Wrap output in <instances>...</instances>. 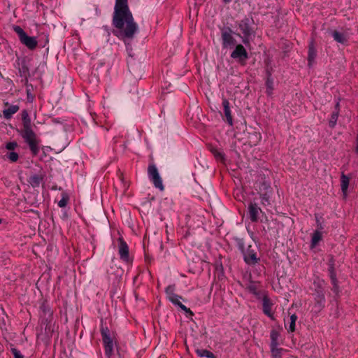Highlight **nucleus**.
I'll return each instance as SVG.
<instances>
[{
    "label": "nucleus",
    "instance_id": "e433bc0d",
    "mask_svg": "<svg viewBox=\"0 0 358 358\" xmlns=\"http://www.w3.org/2000/svg\"><path fill=\"white\" fill-rule=\"evenodd\" d=\"M27 116H28L27 113L26 111H24L22 113V118L24 119V117H25L26 119H28Z\"/></svg>",
    "mask_w": 358,
    "mask_h": 358
},
{
    "label": "nucleus",
    "instance_id": "c85d7f7f",
    "mask_svg": "<svg viewBox=\"0 0 358 358\" xmlns=\"http://www.w3.org/2000/svg\"><path fill=\"white\" fill-rule=\"evenodd\" d=\"M297 320V316L295 314H293L289 317L288 331L291 332H294L295 331V325L296 321Z\"/></svg>",
    "mask_w": 358,
    "mask_h": 358
},
{
    "label": "nucleus",
    "instance_id": "c9c22d12",
    "mask_svg": "<svg viewBox=\"0 0 358 358\" xmlns=\"http://www.w3.org/2000/svg\"><path fill=\"white\" fill-rule=\"evenodd\" d=\"M101 334L102 337H105L106 336H109L110 335V331L108 329V327H101Z\"/></svg>",
    "mask_w": 358,
    "mask_h": 358
},
{
    "label": "nucleus",
    "instance_id": "39448f33",
    "mask_svg": "<svg viewBox=\"0 0 358 358\" xmlns=\"http://www.w3.org/2000/svg\"><path fill=\"white\" fill-rule=\"evenodd\" d=\"M261 203L264 206H268L271 204V198L273 194V188L270 184L263 182L259 187L258 190Z\"/></svg>",
    "mask_w": 358,
    "mask_h": 358
},
{
    "label": "nucleus",
    "instance_id": "a878e982",
    "mask_svg": "<svg viewBox=\"0 0 358 358\" xmlns=\"http://www.w3.org/2000/svg\"><path fill=\"white\" fill-rule=\"evenodd\" d=\"M210 151L216 158L217 160L223 161L224 160V154L223 152L217 148H211Z\"/></svg>",
    "mask_w": 358,
    "mask_h": 358
},
{
    "label": "nucleus",
    "instance_id": "cd10ccee",
    "mask_svg": "<svg viewBox=\"0 0 358 358\" xmlns=\"http://www.w3.org/2000/svg\"><path fill=\"white\" fill-rule=\"evenodd\" d=\"M329 277H330V278L331 280V282L334 285V288L336 289L338 288V285H337V279H336L334 268L333 266H331L329 269Z\"/></svg>",
    "mask_w": 358,
    "mask_h": 358
},
{
    "label": "nucleus",
    "instance_id": "6e6552de",
    "mask_svg": "<svg viewBox=\"0 0 358 358\" xmlns=\"http://www.w3.org/2000/svg\"><path fill=\"white\" fill-rule=\"evenodd\" d=\"M234 32L229 27L222 29L221 38L223 48H231L236 44Z\"/></svg>",
    "mask_w": 358,
    "mask_h": 358
},
{
    "label": "nucleus",
    "instance_id": "aec40b11",
    "mask_svg": "<svg viewBox=\"0 0 358 358\" xmlns=\"http://www.w3.org/2000/svg\"><path fill=\"white\" fill-rule=\"evenodd\" d=\"M336 111L334 112L331 115V118L329 121V125L331 128H334L337 122L338 118V114H339V103H337L336 105Z\"/></svg>",
    "mask_w": 358,
    "mask_h": 358
},
{
    "label": "nucleus",
    "instance_id": "2eb2a0df",
    "mask_svg": "<svg viewBox=\"0 0 358 358\" xmlns=\"http://www.w3.org/2000/svg\"><path fill=\"white\" fill-rule=\"evenodd\" d=\"M5 106L6 107L4 110H3V115L4 118L9 120L12 117V116L16 113L20 107L17 105H10L8 102L4 103Z\"/></svg>",
    "mask_w": 358,
    "mask_h": 358
},
{
    "label": "nucleus",
    "instance_id": "f3484780",
    "mask_svg": "<svg viewBox=\"0 0 358 358\" xmlns=\"http://www.w3.org/2000/svg\"><path fill=\"white\" fill-rule=\"evenodd\" d=\"M222 106L224 108V113L227 118V121L229 125L232 126L233 125V118H232V115H231V110H230V103H229V101L225 98H224L222 99Z\"/></svg>",
    "mask_w": 358,
    "mask_h": 358
},
{
    "label": "nucleus",
    "instance_id": "4be33fe9",
    "mask_svg": "<svg viewBox=\"0 0 358 358\" xmlns=\"http://www.w3.org/2000/svg\"><path fill=\"white\" fill-rule=\"evenodd\" d=\"M322 232L320 231H315L312 235L310 246L312 248H315L318 243L322 240Z\"/></svg>",
    "mask_w": 358,
    "mask_h": 358
},
{
    "label": "nucleus",
    "instance_id": "9d476101",
    "mask_svg": "<svg viewBox=\"0 0 358 358\" xmlns=\"http://www.w3.org/2000/svg\"><path fill=\"white\" fill-rule=\"evenodd\" d=\"M231 57L240 62L245 61L248 58L246 49L243 45H236L234 51L231 53Z\"/></svg>",
    "mask_w": 358,
    "mask_h": 358
},
{
    "label": "nucleus",
    "instance_id": "9b49d317",
    "mask_svg": "<svg viewBox=\"0 0 358 358\" xmlns=\"http://www.w3.org/2000/svg\"><path fill=\"white\" fill-rule=\"evenodd\" d=\"M118 253L120 259L127 263L130 262L129 247L122 238H119Z\"/></svg>",
    "mask_w": 358,
    "mask_h": 358
},
{
    "label": "nucleus",
    "instance_id": "c756f323",
    "mask_svg": "<svg viewBox=\"0 0 358 358\" xmlns=\"http://www.w3.org/2000/svg\"><path fill=\"white\" fill-rule=\"evenodd\" d=\"M271 350L272 355L274 358H280L281 357V348H278V345L273 346L271 345Z\"/></svg>",
    "mask_w": 358,
    "mask_h": 358
},
{
    "label": "nucleus",
    "instance_id": "72a5a7b5",
    "mask_svg": "<svg viewBox=\"0 0 358 358\" xmlns=\"http://www.w3.org/2000/svg\"><path fill=\"white\" fill-rule=\"evenodd\" d=\"M17 147V143L16 142H9L6 143V148L8 150H14Z\"/></svg>",
    "mask_w": 358,
    "mask_h": 358
},
{
    "label": "nucleus",
    "instance_id": "ddd939ff",
    "mask_svg": "<svg viewBox=\"0 0 358 358\" xmlns=\"http://www.w3.org/2000/svg\"><path fill=\"white\" fill-rule=\"evenodd\" d=\"M262 212L261 208L255 203H250L248 206V213L250 219L252 222H257L259 218V213Z\"/></svg>",
    "mask_w": 358,
    "mask_h": 358
},
{
    "label": "nucleus",
    "instance_id": "473e14b6",
    "mask_svg": "<svg viewBox=\"0 0 358 358\" xmlns=\"http://www.w3.org/2000/svg\"><path fill=\"white\" fill-rule=\"evenodd\" d=\"M248 289L250 293L253 294L255 296H258L259 294L257 286L255 284H250L248 287Z\"/></svg>",
    "mask_w": 358,
    "mask_h": 358
},
{
    "label": "nucleus",
    "instance_id": "7ed1b4c3",
    "mask_svg": "<svg viewBox=\"0 0 358 358\" xmlns=\"http://www.w3.org/2000/svg\"><path fill=\"white\" fill-rule=\"evenodd\" d=\"M313 285L315 288V303L314 308L317 311H320L324 307L325 296H324V281L319 278L314 280Z\"/></svg>",
    "mask_w": 358,
    "mask_h": 358
},
{
    "label": "nucleus",
    "instance_id": "bb28decb",
    "mask_svg": "<svg viewBox=\"0 0 358 358\" xmlns=\"http://www.w3.org/2000/svg\"><path fill=\"white\" fill-rule=\"evenodd\" d=\"M279 333L276 330H272L271 331V345L275 346L278 345Z\"/></svg>",
    "mask_w": 358,
    "mask_h": 358
},
{
    "label": "nucleus",
    "instance_id": "20e7f679",
    "mask_svg": "<svg viewBox=\"0 0 358 358\" xmlns=\"http://www.w3.org/2000/svg\"><path fill=\"white\" fill-rule=\"evenodd\" d=\"M13 29L17 34L19 40L22 44L31 50L36 49L38 45V41L36 37L29 36L20 26H13Z\"/></svg>",
    "mask_w": 358,
    "mask_h": 358
},
{
    "label": "nucleus",
    "instance_id": "58836bf2",
    "mask_svg": "<svg viewBox=\"0 0 358 358\" xmlns=\"http://www.w3.org/2000/svg\"><path fill=\"white\" fill-rule=\"evenodd\" d=\"M1 223V219H0V224Z\"/></svg>",
    "mask_w": 358,
    "mask_h": 358
},
{
    "label": "nucleus",
    "instance_id": "2f4dec72",
    "mask_svg": "<svg viewBox=\"0 0 358 358\" xmlns=\"http://www.w3.org/2000/svg\"><path fill=\"white\" fill-rule=\"evenodd\" d=\"M273 80L270 78H268L266 81V92L269 95L272 94V91L273 90Z\"/></svg>",
    "mask_w": 358,
    "mask_h": 358
},
{
    "label": "nucleus",
    "instance_id": "7c9ffc66",
    "mask_svg": "<svg viewBox=\"0 0 358 358\" xmlns=\"http://www.w3.org/2000/svg\"><path fill=\"white\" fill-rule=\"evenodd\" d=\"M6 157L8 160H10L11 162H15L18 160L19 155L15 152H10L6 154Z\"/></svg>",
    "mask_w": 358,
    "mask_h": 358
},
{
    "label": "nucleus",
    "instance_id": "f03ea898",
    "mask_svg": "<svg viewBox=\"0 0 358 358\" xmlns=\"http://www.w3.org/2000/svg\"><path fill=\"white\" fill-rule=\"evenodd\" d=\"M22 136L24 139L25 142L29 145V149L33 155H37L39 152L40 140L37 138L36 134L31 127L30 120L26 119L25 117H24L23 121Z\"/></svg>",
    "mask_w": 358,
    "mask_h": 358
},
{
    "label": "nucleus",
    "instance_id": "f257e3e1",
    "mask_svg": "<svg viewBox=\"0 0 358 358\" xmlns=\"http://www.w3.org/2000/svg\"><path fill=\"white\" fill-rule=\"evenodd\" d=\"M113 24L117 29L115 36L124 41L131 40L138 32V26L129 10L128 0H115Z\"/></svg>",
    "mask_w": 358,
    "mask_h": 358
},
{
    "label": "nucleus",
    "instance_id": "b1692460",
    "mask_svg": "<svg viewBox=\"0 0 358 358\" xmlns=\"http://www.w3.org/2000/svg\"><path fill=\"white\" fill-rule=\"evenodd\" d=\"M316 50L314 48V45L313 43H311L309 45L308 48V64L311 65L312 62L314 61L315 58L316 57Z\"/></svg>",
    "mask_w": 358,
    "mask_h": 358
},
{
    "label": "nucleus",
    "instance_id": "412c9836",
    "mask_svg": "<svg viewBox=\"0 0 358 358\" xmlns=\"http://www.w3.org/2000/svg\"><path fill=\"white\" fill-rule=\"evenodd\" d=\"M332 36L336 41L342 44L346 43L348 41L346 36L338 31H334L332 32Z\"/></svg>",
    "mask_w": 358,
    "mask_h": 358
},
{
    "label": "nucleus",
    "instance_id": "4468645a",
    "mask_svg": "<svg viewBox=\"0 0 358 358\" xmlns=\"http://www.w3.org/2000/svg\"><path fill=\"white\" fill-rule=\"evenodd\" d=\"M273 303L266 296H264L262 300V308L264 313L270 317L271 320H274L273 313L272 312Z\"/></svg>",
    "mask_w": 358,
    "mask_h": 358
},
{
    "label": "nucleus",
    "instance_id": "a211bd4d",
    "mask_svg": "<svg viewBox=\"0 0 358 358\" xmlns=\"http://www.w3.org/2000/svg\"><path fill=\"white\" fill-rule=\"evenodd\" d=\"M43 180V176L42 175L39 174H34L31 175L29 179L28 182L33 187H39L40 184Z\"/></svg>",
    "mask_w": 358,
    "mask_h": 358
},
{
    "label": "nucleus",
    "instance_id": "f8f14e48",
    "mask_svg": "<svg viewBox=\"0 0 358 358\" xmlns=\"http://www.w3.org/2000/svg\"><path fill=\"white\" fill-rule=\"evenodd\" d=\"M243 255L244 260L248 264H255L259 259L257 256V252L255 251V249L251 245L248 246V248L244 252Z\"/></svg>",
    "mask_w": 358,
    "mask_h": 358
},
{
    "label": "nucleus",
    "instance_id": "423d86ee",
    "mask_svg": "<svg viewBox=\"0 0 358 358\" xmlns=\"http://www.w3.org/2000/svg\"><path fill=\"white\" fill-rule=\"evenodd\" d=\"M148 174L154 186L160 191H163L164 189V186L163 185L162 179L160 177L158 170L155 164H150L148 166Z\"/></svg>",
    "mask_w": 358,
    "mask_h": 358
},
{
    "label": "nucleus",
    "instance_id": "dca6fc26",
    "mask_svg": "<svg viewBox=\"0 0 358 358\" xmlns=\"http://www.w3.org/2000/svg\"><path fill=\"white\" fill-rule=\"evenodd\" d=\"M102 339L104 345L105 353L108 358H110V356L113 352V340L110 335L102 337Z\"/></svg>",
    "mask_w": 358,
    "mask_h": 358
},
{
    "label": "nucleus",
    "instance_id": "6ab92c4d",
    "mask_svg": "<svg viewBox=\"0 0 358 358\" xmlns=\"http://www.w3.org/2000/svg\"><path fill=\"white\" fill-rule=\"evenodd\" d=\"M349 177L343 173L341 178V187L342 192L345 197L347 196V191L349 186Z\"/></svg>",
    "mask_w": 358,
    "mask_h": 358
},
{
    "label": "nucleus",
    "instance_id": "f704fd0d",
    "mask_svg": "<svg viewBox=\"0 0 358 358\" xmlns=\"http://www.w3.org/2000/svg\"><path fill=\"white\" fill-rule=\"evenodd\" d=\"M11 352L15 358H24L23 355L20 353V352L18 350L13 348L11 350Z\"/></svg>",
    "mask_w": 358,
    "mask_h": 358
},
{
    "label": "nucleus",
    "instance_id": "5701e85b",
    "mask_svg": "<svg viewBox=\"0 0 358 358\" xmlns=\"http://www.w3.org/2000/svg\"><path fill=\"white\" fill-rule=\"evenodd\" d=\"M196 353L199 357L208 358H217L213 352L205 349H197Z\"/></svg>",
    "mask_w": 358,
    "mask_h": 358
},
{
    "label": "nucleus",
    "instance_id": "0eeeda50",
    "mask_svg": "<svg viewBox=\"0 0 358 358\" xmlns=\"http://www.w3.org/2000/svg\"><path fill=\"white\" fill-rule=\"evenodd\" d=\"M166 296L168 299L172 302L173 304L178 306L182 310H185L187 313H190L192 315V312L189 308H187L185 305L180 303V300L181 296L175 294V286L169 285L166 288L165 290Z\"/></svg>",
    "mask_w": 358,
    "mask_h": 358
},
{
    "label": "nucleus",
    "instance_id": "4c0bfd02",
    "mask_svg": "<svg viewBox=\"0 0 358 358\" xmlns=\"http://www.w3.org/2000/svg\"><path fill=\"white\" fill-rule=\"evenodd\" d=\"M224 3H229L231 0H223Z\"/></svg>",
    "mask_w": 358,
    "mask_h": 358
},
{
    "label": "nucleus",
    "instance_id": "393cba45",
    "mask_svg": "<svg viewBox=\"0 0 358 358\" xmlns=\"http://www.w3.org/2000/svg\"><path fill=\"white\" fill-rule=\"evenodd\" d=\"M61 196L62 199L58 202V206L60 208H64L67 206L69 201V196L66 192H63Z\"/></svg>",
    "mask_w": 358,
    "mask_h": 358
},
{
    "label": "nucleus",
    "instance_id": "1a4fd4ad",
    "mask_svg": "<svg viewBox=\"0 0 358 358\" xmlns=\"http://www.w3.org/2000/svg\"><path fill=\"white\" fill-rule=\"evenodd\" d=\"M238 27L243 34V42L245 44L249 43L248 37L252 33V29L251 27V22L249 18H244L238 23Z\"/></svg>",
    "mask_w": 358,
    "mask_h": 358
}]
</instances>
